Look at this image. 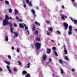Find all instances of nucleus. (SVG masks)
I'll return each instance as SVG.
<instances>
[{"instance_id": "1", "label": "nucleus", "mask_w": 77, "mask_h": 77, "mask_svg": "<svg viewBox=\"0 0 77 77\" xmlns=\"http://www.w3.org/2000/svg\"><path fill=\"white\" fill-rule=\"evenodd\" d=\"M12 20L13 19L11 17H9L8 15H5V19L4 20L2 23L3 25L4 26H7L8 24V26L11 27L10 30L11 33H14V38H17V36H18V34L17 32H13L14 28L12 27V24L11 22H8V20Z\"/></svg>"}, {"instance_id": "2", "label": "nucleus", "mask_w": 77, "mask_h": 77, "mask_svg": "<svg viewBox=\"0 0 77 77\" xmlns=\"http://www.w3.org/2000/svg\"><path fill=\"white\" fill-rule=\"evenodd\" d=\"M35 46L36 50H39L41 46V44L38 42H37L35 43Z\"/></svg>"}, {"instance_id": "3", "label": "nucleus", "mask_w": 77, "mask_h": 77, "mask_svg": "<svg viewBox=\"0 0 77 77\" xmlns=\"http://www.w3.org/2000/svg\"><path fill=\"white\" fill-rule=\"evenodd\" d=\"M69 30L68 32V33L69 35H71L72 34V26L70 25L69 26Z\"/></svg>"}, {"instance_id": "4", "label": "nucleus", "mask_w": 77, "mask_h": 77, "mask_svg": "<svg viewBox=\"0 0 77 77\" xmlns=\"http://www.w3.org/2000/svg\"><path fill=\"white\" fill-rule=\"evenodd\" d=\"M63 25L65 26L64 27V29L65 30H66L67 28L68 27V23H63Z\"/></svg>"}, {"instance_id": "5", "label": "nucleus", "mask_w": 77, "mask_h": 77, "mask_svg": "<svg viewBox=\"0 0 77 77\" xmlns=\"http://www.w3.org/2000/svg\"><path fill=\"white\" fill-rule=\"evenodd\" d=\"M61 18L63 20H65V18H67V16H66V15H65L64 16H63V15H61Z\"/></svg>"}, {"instance_id": "6", "label": "nucleus", "mask_w": 77, "mask_h": 77, "mask_svg": "<svg viewBox=\"0 0 77 77\" xmlns=\"http://www.w3.org/2000/svg\"><path fill=\"white\" fill-rule=\"evenodd\" d=\"M26 2L27 3L29 4V6H30V7H31L32 6V4L31 2H29L28 0H26Z\"/></svg>"}, {"instance_id": "7", "label": "nucleus", "mask_w": 77, "mask_h": 77, "mask_svg": "<svg viewBox=\"0 0 77 77\" xmlns=\"http://www.w3.org/2000/svg\"><path fill=\"white\" fill-rule=\"evenodd\" d=\"M63 48L64 49V52L65 54H68V52H67V50L65 48V46L64 45L63 47Z\"/></svg>"}, {"instance_id": "8", "label": "nucleus", "mask_w": 77, "mask_h": 77, "mask_svg": "<svg viewBox=\"0 0 77 77\" xmlns=\"http://www.w3.org/2000/svg\"><path fill=\"white\" fill-rule=\"evenodd\" d=\"M47 59V56L45 55H44L42 57V59L44 60H45Z\"/></svg>"}, {"instance_id": "9", "label": "nucleus", "mask_w": 77, "mask_h": 77, "mask_svg": "<svg viewBox=\"0 0 77 77\" xmlns=\"http://www.w3.org/2000/svg\"><path fill=\"white\" fill-rule=\"evenodd\" d=\"M35 40L37 41H40V38L38 36H37L35 38Z\"/></svg>"}, {"instance_id": "10", "label": "nucleus", "mask_w": 77, "mask_h": 77, "mask_svg": "<svg viewBox=\"0 0 77 77\" xmlns=\"http://www.w3.org/2000/svg\"><path fill=\"white\" fill-rule=\"evenodd\" d=\"M22 74L23 75H26L27 74V72L25 70H24L22 72Z\"/></svg>"}, {"instance_id": "11", "label": "nucleus", "mask_w": 77, "mask_h": 77, "mask_svg": "<svg viewBox=\"0 0 77 77\" xmlns=\"http://www.w3.org/2000/svg\"><path fill=\"white\" fill-rule=\"evenodd\" d=\"M19 26L20 27V28H23L24 27V26H23V25L22 23H20Z\"/></svg>"}, {"instance_id": "12", "label": "nucleus", "mask_w": 77, "mask_h": 77, "mask_svg": "<svg viewBox=\"0 0 77 77\" xmlns=\"http://www.w3.org/2000/svg\"><path fill=\"white\" fill-rule=\"evenodd\" d=\"M35 24H36V25L38 26H40V23H38V22L35 21Z\"/></svg>"}, {"instance_id": "13", "label": "nucleus", "mask_w": 77, "mask_h": 77, "mask_svg": "<svg viewBox=\"0 0 77 77\" xmlns=\"http://www.w3.org/2000/svg\"><path fill=\"white\" fill-rule=\"evenodd\" d=\"M17 14H18V10H17L15 9V10L14 15H17Z\"/></svg>"}, {"instance_id": "14", "label": "nucleus", "mask_w": 77, "mask_h": 77, "mask_svg": "<svg viewBox=\"0 0 77 77\" xmlns=\"http://www.w3.org/2000/svg\"><path fill=\"white\" fill-rule=\"evenodd\" d=\"M47 53H48V54H49V53H50L51 52V49H47Z\"/></svg>"}, {"instance_id": "15", "label": "nucleus", "mask_w": 77, "mask_h": 77, "mask_svg": "<svg viewBox=\"0 0 77 77\" xmlns=\"http://www.w3.org/2000/svg\"><path fill=\"white\" fill-rule=\"evenodd\" d=\"M30 66V63H28L27 65V68H29Z\"/></svg>"}, {"instance_id": "16", "label": "nucleus", "mask_w": 77, "mask_h": 77, "mask_svg": "<svg viewBox=\"0 0 77 77\" xmlns=\"http://www.w3.org/2000/svg\"><path fill=\"white\" fill-rule=\"evenodd\" d=\"M24 26H25V30H27V29H29V28H28V27L26 25V24L24 23Z\"/></svg>"}, {"instance_id": "17", "label": "nucleus", "mask_w": 77, "mask_h": 77, "mask_svg": "<svg viewBox=\"0 0 77 77\" xmlns=\"http://www.w3.org/2000/svg\"><path fill=\"white\" fill-rule=\"evenodd\" d=\"M48 30L49 31H51L52 32L53 31V28L52 27H50L48 28Z\"/></svg>"}, {"instance_id": "18", "label": "nucleus", "mask_w": 77, "mask_h": 77, "mask_svg": "<svg viewBox=\"0 0 77 77\" xmlns=\"http://www.w3.org/2000/svg\"><path fill=\"white\" fill-rule=\"evenodd\" d=\"M5 63H7V64H8V65H11V63H10V62H9L8 61H4Z\"/></svg>"}, {"instance_id": "19", "label": "nucleus", "mask_w": 77, "mask_h": 77, "mask_svg": "<svg viewBox=\"0 0 77 77\" xmlns=\"http://www.w3.org/2000/svg\"><path fill=\"white\" fill-rule=\"evenodd\" d=\"M5 39L6 41H8V35L6 36Z\"/></svg>"}, {"instance_id": "20", "label": "nucleus", "mask_w": 77, "mask_h": 77, "mask_svg": "<svg viewBox=\"0 0 77 77\" xmlns=\"http://www.w3.org/2000/svg\"><path fill=\"white\" fill-rule=\"evenodd\" d=\"M54 53L56 56H58V54H57V52H56V51H54Z\"/></svg>"}, {"instance_id": "21", "label": "nucleus", "mask_w": 77, "mask_h": 77, "mask_svg": "<svg viewBox=\"0 0 77 77\" xmlns=\"http://www.w3.org/2000/svg\"><path fill=\"white\" fill-rule=\"evenodd\" d=\"M59 61L60 63H61V64L63 63V61H62V60L59 59Z\"/></svg>"}, {"instance_id": "22", "label": "nucleus", "mask_w": 77, "mask_h": 77, "mask_svg": "<svg viewBox=\"0 0 77 77\" xmlns=\"http://www.w3.org/2000/svg\"><path fill=\"white\" fill-rule=\"evenodd\" d=\"M60 69L61 70V74H63L64 73L63 70L62 69V68H60Z\"/></svg>"}, {"instance_id": "23", "label": "nucleus", "mask_w": 77, "mask_h": 77, "mask_svg": "<svg viewBox=\"0 0 77 77\" xmlns=\"http://www.w3.org/2000/svg\"><path fill=\"white\" fill-rule=\"evenodd\" d=\"M35 35H38V31L37 30H35Z\"/></svg>"}, {"instance_id": "24", "label": "nucleus", "mask_w": 77, "mask_h": 77, "mask_svg": "<svg viewBox=\"0 0 77 77\" xmlns=\"http://www.w3.org/2000/svg\"><path fill=\"white\" fill-rule=\"evenodd\" d=\"M31 11L32 12L33 14H35V10H31Z\"/></svg>"}, {"instance_id": "25", "label": "nucleus", "mask_w": 77, "mask_h": 77, "mask_svg": "<svg viewBox=\"0 0 77 77\" xmlns=\"http://www.w3.org/2000/svg\"><path fill=\"white\" fill-rule=\"evenodd\" d=\"M30 74L28 73L26 75V77H30Z\"/></svg>"}, {"instance_id": "26", "label": "nucleus", "mask_w": 77, "mask_h": 77, "mask_svg": "<svg viewBox=\"0 0 77 77\" xmlns=\"http://www.w3.org/2000/svg\"><path fill=\"white\" fill-rule=\"evenodd\" d=\"M35 26H33L32 27V31H34V30H35Z\"/></svg>"}, {"instance_id": "27", "label": "nucleus", "mask_w": 77, "mask_h": 77, "mask_svg": "<svg viewBox=\"0 0 77 77\" xmlns=\"http://www.w3.org/2000/svg\"><path fill=\"white\" fill-rule=\"evenodd\" d=\"M65 59L66 60H68V57H67L66 56H65Z\"/></svg>"}, {"instance_id": "28", "label": "nucleus", "mask_w": 77, "mask_h": 77, "mask_svg": "<svg viewBox=\"0 0 77 77\" xmlns=\"http://www.w3.org/2000/svg\"><path fill=\"white\" fill-rule=\"evenodd\" d=\"M5 3L6 4V5H9V1H5Z\"/></svg>"}, {"instance_id": "29", "label": "nucleus", "mask_w": 77, "mask_h": 77, "mask_svg": "<svg viewBox=\"0 0 77 77\" xmlns=\"http://www.w3.org/2000/svg\"><path fill=\"white\" fill-rule=\"evenodd\" d=\"M8 58L9 59H11V57L10 56V55H8Z\"/></svg>"}, {"instance_id": "30", "label": "nucleus", "mask_w": 77, "mask_h": 77, "mask_svg": "<svg viewBox=\"0 0 77 77\" xmlns=\"http://www.w3.org/2000/svg\"><path fill=\"white\" fill-rule=\"evenodd\" d=\"M47 35H50V33L48 32V31H47Z\"/></svg>"}, {"instance_id": "31", "label": "nucleus", "mask_w": 77, "mask_h": 77, "mask_svg": "<svg viewBox=\"0 0 77 77\" xmlns=\"http://www.w3.org/2000/svg\"><path fill=\"white\" fill-rule=\"evenodd\" d=\"M9 12L10 13H12V10L11 9H10L9 10Z\"/></svg>"}, {"instance_id": "32", "label": "nucleus", "mask_w": 77, "mask_h": 77, "mask_svg": "<svg viewBox=\"0 0 77 77\" xmlns=\"http://www.w3.org/2000/svg\"><path fill=\"white\" fill-rule=\"evenodd\" d=\"M14 71H15V72H17V68H14Z\"/></svg>"}, {"instance_id": "33", "label": "nucleus", "mask_w": 77, "mask_h": 77, "mask_svg": "<svg viewBox=\"0 0 77 77\" xmlns=\"http://www.w3.org/2000/svg\"><path fill=\"white\" fill-rule=\"evenodd\" d=\"M52 49L54 50H56V47H52Z\"/></svg>"}, {"instance_id": "34", "label": "nucleus", "mask_w": 77, "mask_h": 77, "mask_svg": "<svg viewBox=\"0 0 77 77\" xmlns=\"http://www.w3.org/2000/svg\"><path fill=\"white\" fill-rule=\"evenodd\" d=\"M7 68L8 70L9 69H10V67H9V66L7 65Z\"/></svg>"}, {"instance_id": "35", "label": "nucleus", "mask_w": 77, "mask_h": 77, "mask_svg": "<svg viewBox=\"0 0 77 77\" xmlns=\"http://www.w3.org/2000/svg\"><path fill=\"white\" fill-rule=\"evenodd\" d=\"M74 22L75 24H77V20H74Z\"/></svg>"}, {"instance_id": "36", "label": "nucleus", "mask_w": 77, "mask_h": 77, "mask_svg": "<svg viewBox=\"0 0 77 77\" xmlns=\"http://www.w3.org/2000/svg\"><path fill=\"white\" fill-rule=\"evenodd\" d=\"M45 22H46V23H47V24H48L50 23V21H48L47 20H46Z\"/></svg>"}, {"instance_id": "37", "label": "nucleus", "mask_w": 77, "mask_h": 77, "mask_svg": "<svg viewBox=\"0 0 77 77\" xmlns=\"http://www.w3.org/2000/svg\"><path fill=\"white\" fill-rule=\"evenodd\" d=\"M57 32L59 34H60V33H61L60 32V31H59V30L57 31Z\"/></svg>"}, {"instance_id": "38", "label": "nucleus", "mask_w": 77, "mask_h": 77, "mask_svg": "<svg viewBox=\"0 0 77 77\" xmlns=\"http://www.w3.org/2000/svg\"><path fill=\"white\" fill-rule=\"evenodd\" d=\"M17 51L18 53H19L20 52V50H19V49L17 48Z\"/></svg>"}, {"instance_id": "39", "label": "nucleus", "mask_w": 77, "mask_h": 77, "mask_svg": "<svg viewBox=\"0 0 77 77\" xmlns=\"http://www.w3.org/2000/svg\"><path fill=\"white\" fill-rule=\"evenodd\" d=\"M18 63H19V65H21V63L20 61H18Z\"/></svg>"}, {"instance_id": "40", "label": "nucleus", "mask_w": 77, "mask_h": 77, "mask_svg": "<svg viewBox=\"0 0 77 77\" xmlns=\"http://www.w3.org/2000/svg\"><path fill=\"white\" fill-rule=\"evenodd\" d=\"M27 32L28 33V34H29V30H27Z\"/></svg>"}, {"instance_id": "41", "label": "nucleus", "mask_w": 77, "mask_h": 77, "mask_svg": "<svg viewBox=\"0 0 77 77\" xmlns=\"http://www.w3.org/2000/svg\"><path fill=\"white\" fill-rule=\"evenodd\" d=\"M49 61H50V62H52V60H51V58H49Z\"/></svg>"}, {"instance_id": "42", "label": "nucleus", "mask_w": 77, "mask_h": 77, "mask_svg": "<svg viewBox=\"0 0 77 77\" xmlns=\"http://www.w3.org/2000/svg\"><path fill=\"white\" fill-rule=\"evenodd\" d=\"M72 71L73 72H74V71H75V70L74 69H72Z\"/></svg>"}, {"instance_id": "43", "label": "nucleus", "mask_w": 77, "mask_h": 77, "mask_svg": "<svg viewBox=\"0 0 77 77\" xmlns=\"http://www.w3.org/2000/svg\"><path fill=\"white\" fill-rule=\"evenodd\" d=\"M2 71H3V69L1 68H0V71L2 72Z\"/></svg>"}, {"instance_id": "44", "label": "nucleus", "mask_w": 77, "mask_h": 77, "mask_svg": "<svg viewBox=\"0 0 77 77\" xmlns=\"http://www.w3.org/2000/svg\"><path fill=\"white\" fill-rule=\"evenodd\" d=\"M16 19L17 20H19V18L17 16L16 17Z\"/></svg>"}, {"instance_id": "45", "label": "nucleus", "mask_w": 77, "mask_h": 77, "mask_svg": "<svg viewBox=\"0 0 77 77\" xmlns=\"http://www.w3.org/2000/svg\"><path fill=\"white\" fill-rule=\"evenodd\" d=\"M9 72L10 73H11V70H10V69H9L8 70Z\"/></svg>"}, {"instance_id": "46", "label": "nucleus", "mask_w": 77, "mask_h": 77, "mask_svg": "<svg viewBox=\"0 0 77 77\" xmlns=\"http://www.w3.org/2000/svg\"><path fill=\"white\" fill-rule=\"evenodd\" d=\"M31 47H32V48H33V45L32 44H31Z\"/></svg>"}, {"instance_id": "47", "label": "nucleus", "mask_w": 77, "mask_h": 77, "mask_svg": "<svg viewBox=\"0 0 77 77\" xmlns=\"http://www.w3.org/2000/svg\"><path fill=\"white\" fill-rule=\"evenodd\" d=\"M23 6L25 8H26V4H24Z\"/></svg>"}, {"instance_id": "48", "label": "nucleus", "mask_w": 77, "mask_h": 77, "mask_svg": "<svg viewBox=\"0 0 77 77\" xmlns=\"http://www.w3.org/2000/svg\"><path fill=\"white\" fill-rule=\"evenodd\" d=\"M14 26H15V27L17 26V24H14Z\"/></svg>"}, {"instance_id": "49", "label": "nucleus", "mask_w": 77, "mask_h": 77, "mask_svg": "<svg viewBox=\"0 0 77 77\" xmlns=\"http://www.w3.org/2000/svg\"><path fill=\"white\" fill-rule=\"evenodd\" d=\"M33 14L34 15V17H35V18L36 17V15H35V14Z\"/></svg>"}, {"instance_id": "50", "label": "nucleus", "mask_w": 77, "mask_h": 77, "mask_svg": "<svg viewBox=\"0 0 77 77\" xmlns=\"http://www.w3.org/2000/svg\"><path fill=\"white\" fill-rule=\"evenodd\" d=\"M73 5L74 6H75H75H76V5H75V4H74Z\"/></svg>"}, {"instance_id": "51", "label": "nucleus", "mask_w": 77, "mask_h": 77, "mask_svg": "<svg viewBox=\"0 0 77 77\" xmlns=\"http://www.w3.org/2000/svg\"><path fill=\"white\" fill-rule=\"evenodd\" d=\"M12 50H14V47H12Z\"/></svg>"}, {"instance_id": "52", "label": "nucleus", "mask_w": 77, "mask_h": 77, "mask_svg": "<svg viewBox=\"0 0 77 77\" xmlns=\"http://www.w3.org/2000/svg\"><path fill=\"white\" fill-rule=\"evenodd\" d=\"M62 8H63V9H64V8H65V7H64V6H62Z\"/></svg>"}, {"instance_id": "53", "label": "nucleus", "mask_w": 77, "mask_h": 77, "mask_svg": "<svg viewBox=\"0 0 77 77\" xmlns=\"http://www.w3.org/2000/svg\"><path fill=\"white\" fill-rule=\"evenodd\" d=\"M19 21H20V22H21V21H22V20L20 19L19 20Z\"/></svg>"}, {"instance_id": "54", "label": "nucleus", "mask_w": 77, "mask_h": 77, "mask_svg": "<svg viewBox=\"0 0 77 77\" xmlns=\"http://www.w3.org/2000/svg\"><path fill=\"white\" fill-rule=\"evenodd\" d=\"M72 2H74L75 0H72Z\"/></svg>"}, {"instance_id": "55", "label": "nucleus", "mask_w": 77, "mask_h": 77, "mask_svg": "<svg viewBox=\"0 0 77 77\" xmlns=\"http://www.w3.org/2000/svg\"><path fill=\"white\" fill-rule=\"evenodd\" d=\"M75 31L77 32V29H75Z\"/></svg>"}, {"instance_id": "56", "label": "nucleus", "mask_w": 77, "mask_h": 77, "mask_svg": "<svg viewBox=\"0 0 77 77\" xmlns=\"http://www.w3.org/2000/svg\"><path fill=\"white\" fill-rule=\"evenodd\" d=\"M2 20V17H1V19H0V20Z\"/></svg>"}, {"instance_id": "57", "label": "nucleus", "mask_w": 77, "mask_h": 77, "mask_svg": "<svg viewBox=\"0 0 77 77\" xmlns=\"http://www.w3.org/2000/svg\"><path fill=\"white\" fill-rule=\"evenodd\" d=\"M53 76L54 77V74H53Z\"/></svg>"}, {"instance_id": "58", "label": "nucleus", "mask_w": 77, "mask_h": 77, "mask_svg": "<svg viewBox=\"0 0 77 77\" xmlns=\"http://www.w3.org/2000/svg\"><path fill=\"white\" fill-rule=\"evenodd\" d=\"M58 45H59H59H60V43H59L58 44Z\"/></svg>"}, {"instance_id": "59", "label": "nucleus", "mask_w": 77, "mask_h": 77, "mask_svg": "<svg viewBox=\"0 0 77 77\" xmlns=\"http://www.w3.org/2000/svg\"><path fill=\"white\" fill-rule=\"evenodd\" d=\"M36 9H38V7H36Z\"/></svg>"}, {"instance_id": "60", "label": "nucleus", "mask_w": 77, "mask_h": 77, "mask_svg": "<svg viewBox=\"0 0 77 77\" xmlns=\"http://www.w3.org/2000/svg\"><path fill=\"white\" fill-rule=\"evenodd\" d=\"M52 42H54V40H52Z\"/></svg>"}, {"instance_id": "61", "label": "nucleus", "mask_w": 77, "mask_h": 77, "mask_svg": "<svg viewBox=\"0 0 77 77\" xmlns=\"http://www.w3.org/2000/svg\"><path fill=\"white\" fill-rule=\"evenodd\" d=\"M25 68H27V67H26V66H25Z\"/></svg>"}, {"instance_id": "62", "label": "nucleus", "mask_w": 77, "mask_h": 77, "mask_svg": "<svg viewBox=\"0 0 77 77\" xmlns=\"http://www.w3.org/2000/svg\"><path fill=\"white\" fill-rule=\"evenodd\" d=\"M71 20H72V21H73V19H71Z\"/></svg>"}, {"instance_id": "63", "label": "nucleus", "mask_w": 77, "mask_h": 77, "mask_svg": "<svg viewBox=\"0 0 77 77\" xmlns=\"http://www.w3.org/2000/svg\"><path fill=\"white\" fill-rule=\"evenodd\" d=\"M23 4H25V2H23Z\"/></svg>"}, {"instance_id": "64", "label": "nucleus", "mask_w": 77, "mask_h": 77, "mask_svg": "<svg viewBox=\"0 0 77 77\" xmlns=\"http://www.w3.org/2000/svg\"><path fill=\"white\" fill-rule=\"evenodd\" d=\"M29 59H30V57H29Z\"/></svg>"}]
</instances>
